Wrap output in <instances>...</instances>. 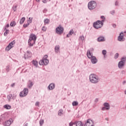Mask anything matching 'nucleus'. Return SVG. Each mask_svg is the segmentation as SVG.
Here are the masks:
<instances>
[{"label":"nucleus","mask_w":126,"mask_h":126,"mask_svg":"<svg viewBox=\"0 0 126 126\" xmlns=\"http://www.w3.org/2000/svg\"><path fill=\"white\" fill-rule=\"evenodd\" d=\"M49 63V60H48V55H45L42 58V60L39 61L40 65H47Z\"/></svg>","instance_id":"f257e3e1"},{"label":"nucleus","mask_w":126,"mask_h":126,"mask_svg":"<svg viewBox=\"0 0 126 126\" xmlns=\"http://www.w3.org/2000/svg\"><path fill=\"white\" fill-rule=\"evenodd\" d=\"M87 56L89 59H90L91 63H95V57L93 56V54L91 53L90 50H88L87 53Z\"/></svg>","instance_id":"f03ea898"},{"label":"nucleus","mask_w":126,"mask_h":126,"mask_svg":"<svg viewBox=\"0 0 126 126\" xmlns=\"http://www.w3.org/2000/svg\"><path fill=\"white\" fill-rule=\"evenodd\" d=\"M126 57H122L121 58V61L119 62L118 63V67H119V68H123V67H124L125 65V63H126Z\"/></svg>","instance_id":"7ed1b4c3"},{"label":"nucleus","mask_w":126,"mask_h":126,"mask_svg":"<svg viewBox=\"0 0 126 126\" xmlns=\"http://www.w3.org/2000/svg\"><path fill=\"white\" fill-rule=\"evenodd\" d=\"M88 7L90 10L95 9V1L92 0L88 3Z\"/></svg>","instance_id":"20e7f679"},{"label":"nucleus","mask_w":126,"mask_h":126,"mask_svg":"<svg viewBox=\"0 0 126 126\" xmlns=\"http://www.w3.org/2000/svg\"><path fill=\"white\" fill-rule=\"evenodd\" d=\"M29 91L28 88H24L23 90L20 93V97H25L28 95Z\"/></svg>","instance_id":"39448f33"},{"label":"nucleus","mask_w":126,"mask_h":126,"mask_svg":"<svg viewBox=\"0 0 126 126\" xmlns=\"http://www.w3.org/2000/svg\"><path fill=\"white\" fill-rule=\"evenodd\" d=\"M104 22V20L101 21H97L95 23V28L96 29H98V28H101L102 26H103V23Z\"/></svg>","instance_id":"423d86ee"},{"label":"nucleus","mask_w":126,"mask_h":126,"mask_svg":"<svg viewBox=\"0 0 126 126\" xmlns=\"http://www.w3.org/2000/svg\"><path fill=\"white\" fill-rule=\"evenodd\" d=\"M63 28L62 27L61 25H60L59 27L56 28V32L57 34H60L61 35V34H63Z\"/></svg>","instance_id":"0eeeda50"},{"label":"nucleus","mask_w":126,"mask_h":126,"mask_svg":"<svg viewBox=\"0 0 126 126\" xmlns=\"http://www.w3.org/2000/svg\"><path fill=\"white\" fill-rule=\"evenodd\" d=\"M15 44V40H13L12 42H11L6 47L5 50L6 51H9L10 49L12 48H13V45Z\"/></svg>","instance_id":"6e6552de"},{"label":"nucleus","mask_w":126,"mask_h":126,"mask_svg":"<svg viewBox=\"0 0 126 126\" xmlns=\"http://www.w3.org/2000/svg\"><path fill=\"white\" fill-rule=\"evenodd\" d=\"M31 56H32V53H31V52L27 51V53L24 54V58L25 60H26V59L31 58Z\"/></svg>","instance_id":"1a4fd4ad"},{"label":"nucleus","mask_w":126,"mask_h":126,"mask_svg":"<svg viewBox=\"0 0 126 126\" xmlns=\"http://www.w3.org/2000/svg\"><path fill=\"white\" fill-rule=\"evenodd\" d=\"M94 125V123H93V121L90 119H89L86 122L84 126H93Z\"/></svg>","instance_id":"9d476101"},{"label":"nucleus","mask_w":126,"mask_h":126,"mask_svg":"<svg viewBox=\"0 0 126 126\" xmlns=\"http://www.w3.org/2000/svg\"><path fill=\"white\" fill-rule=\"evenodd\" d=\"M13 121L12 120V119H10L9 120H7L5 121L3 123V126H9L12 124Z\"/></svg>","instance_id":"9b49d317"},{"label":"nucleus","mask_w":126,"mask_h":126,"mask_svg":"<svg viewBox=\"0 0 126 126\" xmlns=\"http://www.w3.org/2000/svg\"><path fill=\"white\" fill-rule=\"evenodd\" d=\"M31 40L36 41L37 40V37L34 34L32 33L30 35L29 40L30 41Z\"/></svg>","instance_id":"f8f14e48"},{"label":"nucleus","mask_w":126,"mask_h":126,"mask_svg":"<svg viewBox=\"0 0 126 126\" xmlns=\"http://www.w3.org/2000/svg\"><path fill=\"white\" fill-rule=\"evenodd\" d=\"M90 81L92 83H95V74H91L90 75Z\"/></svg>","instance_id":"ddd939ff"},{"label":"nucleus","mask_w":126,"mask_h":126,"mask_svg":"<svg viewBox=\"0 0 126 126\" xmlns=\"http://www.w3.org/2000/svg\"><path fill=\"white\" fill-rule=\"evenodd\" d=\"M55 87H56V84L54 83H52L49 84L48 89V90H54V89H55Z\"/></svg>","instance_id":"4468645a"},{"label":"nucleus","mask_w":126,"mask_h":126,"mask_svg":"<svg viewBox=\"0 0 126 126\" xmlns=\"http://www.w3.org/2000/svg\"><path fill=\"white\" fill-rule=\"evenodd\" d=\"M34 85V83L31 80H29L27 83V87L29 88V89H31L32 87Z\"/></svg>","instance_id":"2eb2a0df"},{"label":"nucleus","mask_w":126,"mask_h":126,"mask_svg":"<svg viewBox=\"0 0 126 126\" xmlns=\"http://www.w3.org/2000/svg\"><path fill=\"white\" fill-rule=\"evenodd\" d=\"M36 43V40H31L30 41L28 40V44L30 47H33V45Z\"/></svg>","instance_id":"dca6fc26"},{"label":"nucleus","mask_w":126,"mask_h":126,"mask_svg":"<svg viewBox=\"0 0 126 126\" xmlns=\"http://www.w3.org/2000/svg\"><path fill=\"white\" fill-rule=\"evenodd\" d=\"M76 126H83V124L81 121H76L74 122Z\"/></svg>","instance_id":"f3484780"},{"label":"nucleus","mask_w":126,"mask_h":126,"mask_svg":"<svg viewBox=\"0 0 126 126\" xmlns=\"http://www.w3.org/2000/svg\"><path fill=\"white\" fill-rule=\"evenodd\" d=\"M55 53H60V45H56L55 48Z\"/></svg>","instance_id":"a211bd4d"},{"label":"nucleus","mask_w":126,"mask_h":126,"mask_svg":"<svg viewBox=\"0 0 126 126\" xmlns=\"http://www.w3.org/2000/svg\"><path fill=\"white\" fill-rule=\"evenodd\" d=\"M124 39V33L123 32L120 33V35L118 37V41H123Z\"/></svg>","instance_id":"6ab92c4d"},{"label":"nucleus","mask_w":126,"mask_h":126,"mask_svg":"<svg viewBox=\"0 0 126 126\" xmlns=\"http://www.w3.org/2000/svg\"><path fill=\"white\" fill-rule=\"evenodd\" d=\"M97 41L98 42H104L105 41V38L103 36H100L97 38Z\"/></svg>","instance_id":"aec40b11"},{"label":"nucleus","mask_w":126,"mask_h":126,"mask_svg":"<svg viewBox=\"0 0 126 126\" xmlns=\"http://www.w3.org/2000/svg\"><path fill=\"white\" fill-rule=\"evenodd\" d=\"M32 63L34 66H35V67H38V62L35 60H33L32 61Z\"/></svg>","instance_id":"412c9836"},{"label":"nucleus","mask_w":126,"mask_h":126,"mask_svg":"<svg viewBox=\"0 0 126 126\" xmlns=\"http://www.w3.org/2000/svg\"><path fill=\"white\" fill-rule=\"evenodd\" d=\"M104 106L106 108V110H110V104L108 103H104Z\"/></svg>","instance_id":"4be33fe9"},{"label":"nucleus","mask_w":126,"mask_h":126,"mask_svg":"<svg viewBox=\"0 0 126 126\" xmlns=\"http://www.w3.org/2000/svg\"><path fill=\"white\" fill-rule=\"evenodd\" d=\"M63 109H60L58 111V115L59 116H63Z\"/></svg>","instance_id":"5701e85b"},{"label":"nucleus","mask_w":126,"mask_h":126,"mask_svg":"<svg viewBox=\"0 0 126 126\" xmlns=\"http://www.w3.org/2000/svg\"><path fill=\"white\" fill-rule=\"evenodd\" d=\"M15 25H16V22H15V21L11 22L10 24L11 27H14Z\"/></svg>","instance_id":"b1692460"},{"label":"nucleus","mask_w":126,"mask_h":126,"mask_svg":"<svg viewBox=\"0 0 126 126\" xmlns=\"http://www.w3.org/2000/svg\"><path fill=\"white\" fill-rule=\"evenodd\" d=\"M25 17L22 18L20 21V24H23V23H24V21H25Z\"/></svg>","instance_id":"393cba45"},{"label":"nucleus","mask_w":126,"mask_h":126,"mask_svg":"<svg viewBox=\"0 0 126 126\" xmlns=\"http://www.w3.org/2000/svg\"><path fill=\"white\" fill-rule=\"evenodd\" d=\"M4 108L5 109H6V110H9V109H10V108H11V106H10V105H9L6 104V105H4Z\"/></svg>","instance_id":"a878e982"},{"label":"nucleus","mask_w":126,"mask_h":126,"mask_svg":"<svg viewBox=\"0 0 126 126\" xmlns=\"http://www.w3.org/2000/svg\"><path fill=\"white\" fill-rule=\"evenodd\" d=\"M7 99L8 101H10L12 98V94H9L7 95Z\"/></svg>","instance_id":"bb28decb"},{"label":"nucleus","mask_w":126,"mask_h":126,"mask_svg":"<svg viewBox=\"0 0 126 126\" xmlns=\"http://www.w3.org/2000/svg\"><path fill=\"white\" fill-rule=\"evenodd\" d=\"M17 4H14L13 5V7H12V9L13 10V11H16V8H17Z\"/></svg>","instance_id":"cd10ccee"},{"label":"nucleus","mask_w":126,"mask_h":126,"mask_svg":"<svg viewBox=\"0 0 126 126\" xmlns=\"http://www.w3.org/2000/svg\"><path fill=\"white\" fill-rule=\"evenodd\" d=\"M5 70L7 72L10 70V66L9 65H8L7 66H6Z\"/></svg>","instance_id":"c85d7f7f"},{"label":"nucleus","mask_w":126,"mask_h":126,"mask_svg":"<svg viewBox=\"0 0 126 126\" xmlns=\"http://www.w3.org/2000/svg\"><path fill=\"white\" fill-rule=\"evenodd\" d=\"M79 41H81V42H83L84 41V36H80L79 38Z\"/></svg>","instance_id":"c756f323"},{"label":"nucleus","mask_w":126,"mask_h":126,"mask_svg":"<svg viewBox=\"0 0 126 126\" xmlns=\"http://www.w3.org/2000/svg\"><path fill=\"white\" fill-rule=\"evenodd\" d=\"M72 106H77L78 105V102L77 101H73L72 103Z\"/></svg>","instance_id":"7c9ffc66"},{"label":"nucleus","mask_w":126,"mask_h":126,"mask_svg":"<svg viewBox=\"0 0 126 126\" xmlns=\"http://www.w3.org/2000/svg\"><path fill=\"white\" fill-rule=\"evenodd\" d=\"M39 125L40 126H43V125H44V120L41 119L39 121Z\"/></svg>","instance_id":"2f4dec72"},{"label":"nucleus","mask_w":126,"mask_h":126,"mask_svg":"<svg viewBox=\"0 0 126 126\" xmlns=\"http://www.w3.org/2000/svg\"><path fill=\"white\" fill-rule=\"evenodd\" d=\"M74 33V32H73V30H71L69 32H68V35H69V36H71V35H72Z\"/></svg>","instance_id":"473e14b6"},{"label":"nucleus","mask_w":126,"mask_h":126,"mask_svg":"<svg viewBox=\"0 0 126 126\" xmlns=\"http://www.w3.org/2000/svg\"><path fill=\"white\" fill-rule=\"evenodd\" d=\"M30 24V23L29 22H28V23L27 24H24V25H23V27L24 28H26L27 27H28V26H29V25Z\"/></svg>","instance_id":"72a5a7b5"},{"label":"nucleus","mask_w":126,"mask_h":126,"mask_svg":"<svg viewBox=\"0 0 126 126\" xmlns=\"http://www.w3.org/2000/svg\"><path fill=\"white\" fill-rule=\"evenodd\" d=\"M44 22L45 24H49V22H50V21L48 19H46L44 20Z\"/></svg>","instance_id":"f704fd0d"},{"label":"nucleus","mask_w":126,"mask_h":126,"mask_svg":"<svg viewBox=\"0 0 126 126\" xmlns=\"http://www.w3.org/2000/svg\"><path fill=\"white\" fill-rule=\"evenodd\" d=\"M46 30H47V28H46V27L43 26L42 27V31H43V32H45Z\"/></svg>","instance_id":"c9c22d12"},{"label":"nucleus","mask_w":126,"mask_h":126,"mask_svg":"<svg viewBox=\"0 0 126 126\" xmlns=\"http://www.w3.org/2000/svg\"><path fill=\"white\" fill-rule=\"evenodd\" d=\"M106 54H107V51L103 50L102 51V54L104 56V57L106 56Z\"/></svg>","instance_id":"e433bc0d"},{"label":"nucleus","mask_w":126,"mask_h":126,"mask_svg":"<svg viewBox=\"0 0 126 126\" xmlns=\"http://www.w3.org/2000/svg\"><path fill=\"white\" fill-rule=\"evenodd\" d=\"M12 99L13 100H15V99H16V95L13 94V95H12Z\"/></svg>","instance_id":"4c0bfd02"},{"label":"nucleus","mask_w":126,"mask_h":126,"mask_svg":"<svg viewBox=\"0 0 126 126\" xmlns=\"http://www.w3.org/2000/svg\"><path fill=\"white\" fill-rule=\"evenodd\" d=\"M28 22H29V23H32V18H29V20H28Z\"/></svg>","instance_id":"58836bf2"},{"label":"nucleus","mask_w":126,"mask_h":126,"mask_svg":"<svg viewBox=\"0 0 126 126\" xmlns=\"http://www.w3.org/2000/svg\"><path fill=\"white\" fill-rule=\"evenodd\" d=\"M115 59H118L119 58V53H116L114 57Z\"/></svg>","instance_id":"ea45409f"},{"label":"nucleus","mask_w":126,"mask_h":126,"mask_svg":"<svg viewBox=\"0 0 126 126\" xmlns=\"http://www.w3.org/2000/svg\"><path fill=\"white\" fill-rule=\"evenodd\" d=\"M43 13H46V12H47V11H48V10L47 9V8H44V10H43Z\"/></svg>","instance_id":"a19ab883"},{"label":"nucleus","mask_w":126,"mask_h":126,"mask_svg":"<svg viewBox=\"0 0 126 126\" xmlns=\"http://www.w3.org/2000/svg\"><path fill=\"white\" fill-rule=\"evenodd\" d=\"M73 125H75V124H74V123L70 122V123L69 124V126H73Z\"/></svg>","instance_id":"79ce46f5"},{"label":"nucleus","mask_w":126,"mask_h":126,"mask_svg":"<svg viewBox=\"0 0 126 126\" xmlns=\"http://www.w3.org/2000/svg\"><path fill=\"white\" fill-rule=\"evenodd\" d=\"M102 111H105V110H107V107L104 106V107H102Z\"/></svg>","instance_id":"37998d69"},{"label":"nucleus","mask_w":126,"mask_h":126,"mask_svg":"<svg viewBox=\"0 0 126 126\" xmlns=\"http://www.w3.org/2000/svg\"><path fill=\"white\" fill-rule=\"evenodd\" d=\"M48 0H42V2H43V3H47Z\"/></svg>","instance_id":"c03bdc74"},{"label":"nucleus","mask_w":126,"mask_h":126,"mask_svg":"<svg viewBox=\"0 0 126 126\" xmlns=\"http://www.w3.org/2000/svg\"><path fill=\"white\" fill-rule=\"evenodd\" d=\"M9 32V31L8 30H6L5 33L7 34H8Z\"/></svg>","instance_id":"a18cd8bd"},{"label":"nucleus","mask_w":126,"mask_h":126,"mask_svg":"<svg viewBox=\"0 0 126 126\" xmlns=\"http://www.w3.org/2000/svg\"><path fill=\"white\" fill-rule=\"evenodd\" d=\"M111 14H115V10H112L110 12Z\"/></svg>","instance_id":"49530a36"},{"label":"nucleus","mask_w":126,"mask_h":126,"mask_svg":"<svg viewBox=\"0 0 126 126\" xmlns=\"http://www.w3.org/2000/svg\"><path fill=\"white\" fill-rule=\"evenodd\" d=\"M101 19H103L102 20H103V22H104V21H105V17H104V16H101Z\"/></svg>","instance_id":"de8ad7c7"},{"label":"nucleus","mask_w":126,"mask_h":126,"mask_svg":"<svg viewBox=\"0 0 126 126\" xmlns=\"http://www.w3.org/2000/svg\"><path fill=\"white\" fill-rule=\"evenodd\" d=\"M15 86V83H13V84H11V87H14Z\"/></svg>","instance_id":"09e8293b"},{"label":"nucleus","mask_w":126,"mask_h":126,"mask_svg":"<svg viewBox=\"0 0 126 126\" xmlns=\"http://www.w3.org/2000/svg\"><path fill=\"white\" fill-rule=\"evenodd\" d=\"M39 101H37L36 103H35V106H39Z\"/></svg>","instance_id":"8fccbe9b"},{"label":"nucleus","mask_w":126,"mask_h":126,"mask_svg":"<svg viewBox=\"0 0 126 126\" xmlns=\"http://www.w3.org/2000/svg\"><path fill=\"white\" fill-rule=\"evenodd\" d=\"M6 27L7 28H8V27H9V24H7L6 25Z\"/></svg>","instance_id":"3c124183"},{"label":"nucleus","mask_w":126,"mask_h":126,"mask_svg":"<svg viewBox=\"0 0 126 126\" xmlns=\"http://www.w3.org/2000/svg\"><path fill=\"white\" fill-rule=\"evenodd\" d=\"M95 79H96V80H97V81H96V80H95V83H96L98 82V79H97V78H96V77L95 78Z\"/></svg>","instance_id":"603ef678"},{"label":"nucleus","mask_w":126,"mask_h":126,"mask_svg":"<svg viewBox=\"0 0 126 126\" xmlns=\"http://www.w3.org/2000/svg\"><path fill=\"white\" fill-rule=\"evenodd\" d=\"M70 36V35H69V34H68V33L66 35L67 38H69Z\"/></svg>","instance_id":"864d4df0"},{"label":"nucleus","mask_w":126,"mask_h":126,"mask_svg":"<svg viewBox=\"0 0 126 126\" xmlns=\"http://www.w3.org/2000/svg\"><path fill=\"white\" fill-rule=\"evenodd\" d=\"M93 26H94V28H95V22H94Z\"/></svg>","instance_id":"5fc2aeb1"},{"label":"nucleus","mask_w":126,"mask_h":126,"mask_svg":"<svg viewBox=\"0 0 126 126\" xmlns=\"http://www.w3.org/2000/svg\"><path fill=\"white\" fill-rule=\"evenodd\" d=\"M4 36H7V34H6L5 32H4Z\"/></svg>","instance_id":"6e6d98bb"},{"label":"nucleus","mask_w":126,"mask_h":126,"mask_svg":"<svg viewBox=\"0 0 126 126\" xmlns=\"http://www.w3.org/2000/svg\"><path fill=\"white\" fill-rule=\"evenodd\" d=\"M118 2L116 1L115 3V5H118Z\"/></svg>","instance_id":"4d7b16f0"},{"label":"nucleus","mask_w":126,"mask_h":126,"mask_svg":"<svg viewBox=\"0 0 126 126\" xmlns=\"http://www.w3.org/2000/svg\"><path fill=\"white\" fill-rule=\"evenodd\" d=\"M125 83H126V81H123V84H125Z\"/></svg>","instance_id":"13d9d810"},{"label":"nucleus","mask_w":126,"mask_h":126,"mask_svg":"<svg viewBox=\"0 0 126 126\" xmlns=\"http://www.w3.org/2000/svg\"><path fill=\"white\" fill-rule=\"evenodd\" d=\"M37 2H40V0H35Z\"/></svg>","instance_id":"bf43d9fd"},{"label":"nucleus","mask_w":126,"mask_h":126,"mask_svg":"<svg viewBox=\"0 0 126 126\" xmlns=\"http://www.w3.org/2000/svg\"><path fill=\"white\" fill-rule=\"evenodd\" d=\"M97 63V59L95 58V63Z\"/></svg>","instance_id":"052dcab7"},{"label":"nucleus","mask_w":126,"mask_h":126,"mask_svg":"<svg viewBox=\"0 0 126 126\" xmlns=\"http://www.w3.org/2000/svg\"><path fill=\"white\" fill-rule=\"evenodd\" d=\"M106 121H109V118H106L105 119Z\"/></svg>","instance_id":"680f3d73"},{"label":"nucleus","mask_w":126,"mask_h":126,"mask_svg":"<svg viewBox=\"0 0 126 126\" xmlns=\"http://www.w3.org/2000/svg\"><path fill=\"white\" fill-rule=\"evenodd\" d=\"M125 94H126V90L125 91Z\"/></svg>","instance_id":"e2e57ef3"},{"label":"nucleus","mask_w":126,"mask_h":126,"mask_svg":"<svg viewBox=\"0 0 126 126\" xmlns=\"http://www.w3.org/2000/svg\"><path fill=\"white\" fill-rule=\"evenodd\" d=\"M96 101H98V99H96Z\"/></svg>","instance_id":"0e129e2a"},{"label":"nucleus","mask_w":126,"mask_h":126,"mask_svg":"<svg viewBox=\"0 0 126 126\" xmlns=\"http://www.w3.org/2000/svg\"><path fill=\"white\" fill-rule=\"evenodd\" d=\"M114 27H116V25L113 26Z\"/></svg>","instance_id":"69168bd1"},{"label":"nucleus","mask_w":126,"mask_h":126,"mask_svg":"<svg viewBox=\"0 0 126 126\" xmlns=\"http://www.w3.org/2000/svg\"><path fill=\"white\" fill-rule=\"evenodd\" d=\"M5 29H6V28H5L4 30H5Z\"/></svg>","instance_id":"338daca9"},{"label":"nucleus","mask_w":126,"mask_h":126,"mask_svg":"<svg viewBox=\"0 0 126 126\" xmlns=\"http://www.w3.org/2000/svg\"><path fill=\"white\" fill-rule=\"evenodd\" d=\"M63 108H64V106H63Z\"/></svg>","instance_id":"774afa93"}]
</instances>
